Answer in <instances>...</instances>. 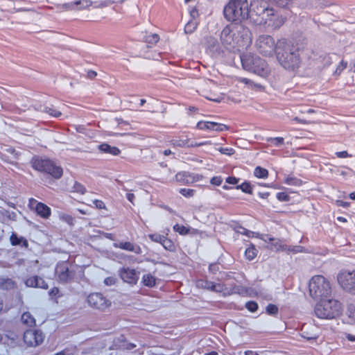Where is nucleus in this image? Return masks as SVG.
<instances>
[{
	"label": "nucleus",
	"instance_id": "6e6552de",
	"mask_svg": "<svg viewBox=\"0 0 355 355\" xmlns=\"http://www.w3.org/2000/svg\"><path fill=\"white\" fill-rule=\"evenodd\" d=\"M286 40H279L277 42L275 39L268 35H259L256 41V47L257 51L266 57L272 56L277 51L286 46Z\"/></svg>",
	"mask_w": 355,
	"mask_h": 355
},
{
	"label": "nucleus",
	"instance_id": "f704fd0d",
	"mask_svg": "<svg viewBox=\"0 0 355 355\" xmlns=\"http://www.w3.org/2000/svg\"><path fill=\"white\" fill-rule=\"evenodd\" d=\"M236 189H241L243 192L252 194V187L249 182H244L243 184L238 185L236 187Z\"/></svg>",
	"mask_w": 355,
	"mask_h": 355
},
{
	"label": "nucleus",
	"instance_id": "0e129e2a",
	"mask_svg": "<svg viewBox=\"0 0 355 355\" xmlns=\"http://www.w3.org/2000/svg\"><path fill=\"white\" fill-rule=\"evenodd\" d=\"M59 293V289L57 287L52 288L49 291V295L51 297H55Z\"/></svg>",
	"mask_w": 355,
	"mask_h": 355
},
{
	"label": "nucleus",
	"instance_id": "c9c22d12",
	"mask_svg": "<svg viewBox=\"0 0 355 355\" xmlns=\"http://www.w3.org/2000/svg\"><path fill=\"white\" fill-rule=\"evenodd\" d=\"M254 175L258 178H266L268 175V171L261 166H257L254 171Z\"/></svg>",
	"mask_w": 355,
	"mask_h": 355
},
{
	"label": "nucleus",
	"instance_id": "bf43d9fd",
	"mask_svg": "<svg viewBox=\"0 0 355 355\" xmlns=\"http://www.w3.org/2000/svg\"><path fill=\"white\" fill-rule=\"evenodd\" d=\"M336 155L339 158H346L352 157V155H349L347 151L336 152Z\"/></svg>",
	"mask_w": 355,
	"mask_h": 355
},
{
	"label": "nucleus",
	"instance_id": "603ef678",
	"mask_svg": "<svg viewBox=\"0 0 355 355\" xmlns=\"http://www.w3.org/2000/svg\"><path fill=\"white\" fill-rule=\"evenodd\" d=\"M211 184L215 186H220L223 182V179L220 176H215L211 179Z\"/></svg>",
	"mask_w": 355,
	"mask_h": 355
},
{
	"label": "nucleus",
	"instance_id": "052dcab7",
	"mask_svg": "<svg viewBox=\"0 0 355 355\" xmlns=\"http://www.w3.org/2000/svg\"><path fill=\"white\" fill-rule=\"evenodd\" d=\"M239 178H236V177H227L226 178V182L230 184H236L239 182Z\"/></svg>",
	"mask_w": 355,
	"mask_h": 355
},
{
	"label": "nucleus",
	"instance_id": "338daca9",
	"mask_svg": "<svg viewBox=\"0 0 355 355\" xmlns=\"http://www.w3.org/2000/svg\"><path fill=\"white\" fill-rule=\"evenodd\" d=\"M209 269L211 272L216 273L219 268L217 264H211L209 267Z\"/></svg>",
	"mask_w": 355,
	"mask_h": 355
},
{
	"label": "nucleus",
	"instance_id": "aec40b11",
	"mask_svg": "<svg viewBox=\"0 0 355 355\" xmlns=\"http://www.w3.org/2000/svg\"><path fill=\"white\" fill-rule=\"evenodd\" d=\"M206 44L207 47L214 52L220 53L223 51L221 43L218 42V40L213 36L207 37Z\"/></svg>",
	"mask_w": 355,
	"mask_h": 355
},
{
	"label": "nucleus",
	"instance_id": "b1692460",
	"mask_svg": "<svg viewBox=\"0 0 355 355\" xmlns=\"http://www.w3.org/2000/svg\"><path fill=\"white\" fill-rule=\"evenodd\" d=\"M142 40L148 44V46L150 47L155 45L159 40V37L156 33H145L142 37Z\"/></svg>",
	"mask_w": 355,
	"mask_h": 355
},
{
	"label": "nucleus",
	"instance_id": "49530a36",
	"mask_svg": "<svg viewBox=\"0 0 355 355\" xmlns=\"http://www.w3.org/2000/svg\"><path fill=\"white\" fill-rule=\"evenodd\" d=\"M148 237L155 242L159 243L162 244L164 238L165 237L163 235L159 234H151L148 235Z\"/></svg>",
	"mask_w": 355,
	"mask_h": 355
},
{
	"label": "nucleus",
	"instance_id": "2f4dec72",
	"mask_svg": "<svg viewBox=\"0 0 355 355\" xmlns=\"http://www.w3.org/2000/svg\"><path fill=\"white\" fill-rule=\"evenodd\" d=\"M266 141L270 145L280 147L284 144V139L283 137H267Z\"/></svg>",
	"mask_w": 355,
	"mask_h": 355
},
{
	"label": "nucleus",
	"instance_id": "c03bdc74",
	"mask_svg": "<svg viewBox=\"0 0 355 355\" xmlns=\"http://www.w3.org/2000/svg\"><path fill=\"white\" fill-rule=\"evenodd\" d=\"M266 311L268 315H275L278 313V307L275 304H270L266 306Z\"/></svg>",
	"mask_w": 355,
	"mask_h": 355
},
{
	"label": "nucleus",
	"instance_id": "864d4df0",
	"mask_svg": "<svg viewBox=\"0 0 355 355\" xmlns=\"http://www.w3.org/2000/svg\"><path fill=\"white\" fill-rule=\"evenodd\" d=\"M303 247L302 246H288L286 252H292L293 253H297L302 252Z\"/></svg>",
	"mask_w": 355,
	"mask_h": 355
},
{
	"label": "nucleus",
	"instance_id": "4468645a",
	"mask_svg": "<svg viewBox=\"0 0 355 355\" xmlns=\"http://www.w3.org/2000/svg\"><path fill=\"white\" fill-rule=\"evenodd\" d=\"M29 206L31 209H34L37 214L43 218L47 219L51 214V209L49 207L35 199L31 198L29 200Z\"/></svg>",
	"mask_w": 355,
	"mask_h": 355
},
{
	"label": "nucleus",
	"instance_id": "412c9836",
	"mask_svg": "<svg viewBox=\"0 0 355 355\" xmlns=\"http://www.w3.org/2000/svg\"><path fill=\"white\" fill-rule=\"evenodd\" d=\"M98 149L104 153H107L115 156L119 155L121 153V150L117 147L111 146L106 143H103L98 145Z\"/></svg>",
	"mask_w": 355,
	"mask_h": 355
},
{
	"label": "nucleus",
	"instance_id": "69168bd1",
	"mask_svg": "<svg viewBox=\"0 0 355 355\" xmlns=\"http://www.w3.org/2000/svg\"><path fill=\"white\" fill-rule=\"evenodd\" d=\"M337 205L343 208H347L350 206V202H346V201H343V200H338Z\"/></svg>",
	"mask_w": 355,
	"mask_h": 355
},
{
	"label": "nucleus",
	"instance_id": "39448f33",
	"mask_svg": "<svg viewBox=\"0 0 355 355\" xmlns=\"http://www.w3.org/2000/svg\"><path fill=\"white\" fill-rule=\"evenodd\" d=\"M243 68L250 72L261 77L267 76L270 73V68L266 62L259 56L245 53L241 55Z\"/></svg>",
	"mask_w": 355,
	"mask_h": 355
},
{
	"label": "nucleus",
	"instance_id": "680f3d73",
	"mask_svg": "<svg viewBox=\"0 0 355 355\" xmlns=\"http://www.w3.org/2000/svg\"><path fill=\"white\" fill-rule=\"evenodd\" d=\"M347 62L342 60L336 70V73H340L343 69L347 67Z\"/></svg>",
	"mask_w": 355,
	"mask_h": 355
},
{
	"label": "nucleus",
	"instance_id": "4be33fe9",
	"mask_svg": "<svg viewBox=\"0 0 355 355\" xmlns=\"http://www.w3.org/2000/svg\"><path fill=\"white\" fill-rule=\"evenodd\" d=\"M270 244L268 248L273 251H285L288 249V245L284 244L279 239L273 238V241H271Z\"/></svg>",
	"mask_w": 355,
	"mask_h": 355
},
{
	"label": "nucleus",
	"instance_id": "3c124183",
	"mask_svg": "<svg viewBox=\"0 0 355 355\" xmlns=\"http://www.w3.org/2000/svg\"><path fill=\"white\" fill-rule=\"evenodd\" d=\"M256 238H259L263 241L270 243L271 241H273L274 237L270 236L269 234H261L259 233L257 234Z\"/></svg>",
	"mask_w": 355,
	"mask_h": 355
},
{
	"label": "nucleus",
	"instance_id": "9d476101",
	"mask_svg": "<svg viewBox=\"0 0 355 355\" xmlns=\"http://www.w3.org/2000/svg\"><path fill=\"white\" fill-rule=\"evenodd\" d=\"M337 281L343 291L355 295V268L340 270L337 275Z\"/></svg>",
	"mask_w": 355,
	"mask_h": 355
},
{
	"label": "nucleus",
	"instance_id": "f3484780",
	"mask_svg": "<svg viewBox=\"0 0 355 355\" xmlns=\"http://www.w3.org/2000/svg\"><path fill=\"white\" fill-rule=\"evenodd\" d=\"M196 285L199 288H203L211 291L220 293L224 291V285L222 284H216L212 282L204 279L198 280Z\"/></svg>",
	"mask_w": 355,
	"mask_h": 355
},
{
	"label": "nucleus",
	"instance_id": "09e8293b",
	"mask_svg": "<svg viewBox=\"0 0 355 355\" xmlns=\"http://www.w3.org/2000/svg\"><path fill=\"white\" fill-rule=\"evenodd\" d=\"M195 191L191 189H181L180 190V193L182 196L189 198L194 195Z\"/></svg>",
	"mask_w": 355,
	"mask_h": 355
},
{
	"label": "nucleus",
	"instance_id": "c756f323",
	"mask_svg": "<svg viewBox=\"0 0 355 355\" xmlns=\"http://www.w3.org/2000/svg\"><path fill=\"white\" fill-rule=\"evenodd\" d=\"M257 254L258 250L253 244H250V245L245 251V256L249 261L253 260L257 257Z\"/></svg>",
	"mask_w": 355,
	"mask_h": 355
},
{
	"label": "nucleus",
	"instance_id": "a878e982",
	"mask_svg": "<svg viewBox=\"0 0 355 355\" xmlns=\"http://www.w3.org/2000/svg\"><path fill=\"white\" fill-rule=\"evenodd\" d=\"M21 320L24 324L28 327H32L35 325V319L30 312H24L21 315Z\"/></svg>",
	"mask_w": 355,
	"mask_h": 355
},
{
	"label": "nucleus",
	"instance_id": "f257e3e1",
	"mask_svg": "<svg viewBox=\"0 0 355 355\" xmlns=\"http://www.w3.org/2000/svg\"><path fill=\"white\" fill-rule=\"evenodd\" d=\"M250 31L240 23H231L223 28L220 35L221 45L228 51L243 47L250 40Z\"/></svg>",
	"mask_w": 355,
	"mask_h": 355
},
{
	"label": "nucleus",
	"instance_id": "0eeeda50",
	"mask_svg": "<svg viewBox=\"0 0 355 355\" xmlns=\"http://www.w3.org/2000/svg\"><path fill=\"white\" fill-rule=\"evenodd\" d=\"M31 166L35 171L51 175L59 180L63 175L62 168L50 159L35 156L31 161Z\"/></svg>",
	"mask_w": 355,
	"mask_h": 355
},
{
	"label": "nucleus",
	"instance_id": "c85d7f7f",
	"mask_svg": "<svg viewBox=\"0 0 355 355\" xmlns=\"http://www.w3.org/2000/svg\"><path fill=\"white\" fill-rule=\"evenodd\" d=\"M142 282L144 286L152 288L156 284V278L151 274L144 275L142 277Z\"/></svg>",
	"mask_w": 355,
	"mask_h": 355
},
{
	"label": "nucleus",
	"instance_id": "5701e85b",
	"mask_svg": "<svg viewBox=\"0 0 355 355\" xmlns=\"http://www.w3.org/2000/svg\"><path fill=\"white\" fill-rule=\"evenodd\" d=\"M10 241L12 245H21L24 248L28 246L27 240L22 236L19 237L15 232L12 233Z\"/></svg>",
	"mask_w": 355,
	"mask_h": 355
},
{
	"label": "nucleus",
	"instance_id": "4c0bfd02",
	"mask_svg": "<svg viewBox=\"0 0 355 355\" xmlns=\"http://www.w3.org/2000/svg\"><path fill=\"white\" fill-rule=\"evenodd\" d=\"M162 245L164 249L168 251L172 252L175 250V247L173 242L171 240L167 239L166 236L164 238Z\"/></svg>",
	"mask_w": 355,
	"mask_h": 355
},
{
	"label": "nucleus",
	"instance_id": "72a5a7b5",
	"mask_svg": "<svg viewBox=\"0 0 355 355\" xmlns=\"http://www.w3.org/2000/svg\"><path fill=\"white\" fill-rule=\"evenodd\" d=\"M236 232H238L241 234H243V235H245L246 236H248L249 238L256 237L257 234H259V232H255L248 230L242 226L237 227L236 229Z\"/></svg>",
	"mask_w": 355,
	"mask_h": 355
},
{
	"label": "nucleus",
	"instance_id": "cd10ccee",
	"mask_svg": "<svg viewBox=\"0 0 355 355\" xmlns=\"http://www.w3.org/2000/svg\"><path fill=\"white\" fill-rule=\"evenodd\" d=\"M189 139L188 138H183V137H175L171 139V144L175 147H188L189 145Z\"/></svg>",
	"mask_w": 355,
	"mask_h": 355
},
{
	"label": "nucleus",
	"instance_id": "4d7b16f0",
	"mask_svg": "<svg viewBox=\"0 0 355 355\" xmlns=\"http://www.w3.org/2000/svg\"><path fill=\"white\" fill-rule=\"evenodd\" d=\"M207 121H199L196 127L199 130H208Z\"/></svg>",
	"mask_w": 355,
	"mask_h": 355
},
{
	"label": "nucleus",
	"instance_id": "2eb2a0df",
	"mask_svg": "<svg viewBox=\"0 0 355 355\" xmlns=\"http://www.w3.org/2000/svg\"><path fill=\"white\" fill-rule=\"evenodd\" d=\"M202 176L197 173L187 171L179 172L175 175L177 182L184 184H190L201 180Z\"/></svg>",
	"mask_w": 355,
	"mask_h": 355
},
{
	"label": "nucleus",
	"instance_id": "6e6d98bb",
	"mask_svg": "<svg viewBox=\"0 0 355 355\" xmlns=\"http://www.w3.org/2000/svg\"><path fill=\"white\" fill-rule=\"evenodd\" d=\"M219 151L222 153V154H225V155H232L234 153V150L233 148H220L219 149Z\"/></svg>",
	"mask_w": 355,
	"mask_h": 355
},
{
	"label": "nucleus",
	"instance_id": "37998d69",
	"mask_svg": "<svg viewBox=\"0 0 355 355\" xmlns=\"http://www.w3.org/2000/svg\"><path fill=\"white\" fill-rule=\"evenodd\" d=\"M73 192L84 194L86 192V188L80 183L76 182L72 187Z\"/></svg>",
	"mask_w": 355,
	"mask_h": 355
},
{
	"label": "nucleus",
	"instance_id": "20e7f679",
	"mask_svg": "<svg viewBox=\"0 0 355 355\" xmlns=\"http://www.w3.org/2000/svg\"><path fill=\"white\" fill-rule=\"evenodd\" d=\"M309 293L315 300L327 299L331 297V287L328 279L322 275H315L309 283Z\"/></svg>",
	"mask_w": 355,
	"mask_h": 355
},
{
	"label": "nucleus",
	"instance_id": "1a4fd4ad",
	"mask_svg": "<svg viewBox=\"0 0 355 355\" xmlns=\"http://www.w3.org/2000/svg\"><path fill=\"white\" fill-rule=\"evenodd\" d=\"M285 46L277 51V58L284 68L293 70L300 64L298 50L290 46L286 41Z\"/></svg>",
	"mask_w": 355,
	"mask_h": 355
},
{
	"label": "nucleus",
	"instance_id": "9b49d317",
	"mask_svg": "<svg viewBox=\"0 0 355 355\" xmlns=\"http://www.w3.org/2000/svg\"><path fill=\"white\" fill-rule=\"evenodd\" d=\"M89 305L96 309L104 311L111 305L110 300L101 293H91L87 297Z\"/></svg>",
	"mask_w": 355,
	"mask_h": 355
},
{
	"label": "nucleus",
	"instance_id": "ea45409f",
	"mask_svg": "<svg viewBox=\"0 0 355 355\" xmlns=\"http://www.w3.org/2000/svg\"><path fill=\"white\" fill-rule=\"evenodd\" d=\"M73 5L78 6V9H85L92 6V1L89 0H78L74 1Z\"/></svg>",
	"mask_w": 355,
	"mask_h": 355
},
{
	"label": "nucleus",
	"instance_id": "a211bd4d",
	"mask_svg": "<svg viewBox=\"0 0 355 355\" xmlns=\"http://www.w3.org/2000/svg\"><path fill=\"white\" fill-rule=\"evenodd\" d=\"M113 246L115 248H120L123 250L128 252H132L137 254H140L142 252L141 248L139 245L135 244L129 241H121L118 243H114Z\"/></svg>",
	"mask_w": 355,
	"mask_h": 355
},
{
	"label": "nucleus",
	"instance_id": "dca6fc26",
	"mask_svg": "<svg viewBox=\"0 0 355 355\" xmlns=\"http://www.w3.org/2000/svg\"><path fill=\"white\" fill-rule=\"evenodd\" d=\"M119 275L123 282L130 284H136L139 279V273L130 268H121L119 270Z\"/></svg>",
	"mask_w": 355,
	"mask_h": 355
},
{
	"label": "nucleus",
	"instance_id": "7ed1b4c3",
	"mask_svg": "<svg viewBox=\"0 0 355 355\" xmlns=\"http://www.w3.org/2000/svg\"><path fill=\"white\" fill-rule=\"evenodd\" d=\"M224 16L228 21H241L250 15L247 0H230L224 8Z\"/></svg>",
	"mask_w": 355,
	"mask_h": 355
},
{
	"label": "nucleus",
	"instance_id": "e433bc0d",
	"mask_svg": "<svg viewBox=\"0 0 355 355\" xmlns=\"http://www.w3.org/2000/svg\"><path fill=\"white\" fill-rule=\"evenodd\" d=\"M43 112L55 118H58L62 115V113L53 107L45 106L43 109Z\"/></svg>",
	"mask_w": 355,
	"mask_h": 355
},
{
	"label": "nucleus",
	"instance_id": "5fc2aeb1",
	"mask_svg": "<svg viewBox=\"0 0 355 355\" xmlns=\"http://www.w3.org/2000/svg\"><path fill=\"white\" fill-rule=\"evenodd\" d=\"M93 204L95 205V207L97 209H106L105 203L101 200H94L93 201Z\"/></svg>",
	"mask_w": 355,
	"mask_h": 355
},
{
	"label": "nucleus",
	"instance_id": "774afa93",
	"mask_svg": "<svg viewBox=\"0 0 355 355\" xmlns=\"http://www.w3.org/2000/svg\"><path fill=\"white\" fill-rule=\"evenodd\" d=\"M97 76V73L94 71L89 70L87 71V77L90 79L94 78Z\"/></svg>",
	"mask_w": 355,
	"mask_h": 355
},
{
	"label": "nucleus",
	"instance_id": "473e14b6",
	"mask_svg": "<svg viewBox=\"0 0 355 355\" xmlns=\"http://www.w3.org/2000/svg\"><path fill=\"white\" fill-rule=\"evenodd\" d=\"M198 26V23L196 19L189 20L184 26V32L187 34H191L194 32Z\"/></svg>",
	"mask_w": 355,
	"mask_h": 355
},
{
	"label": "nucleus",
	"instance_id": "e2e57ef3",
	"mask_svg": "<svg viewBox=\"0 0 355 355\" xmlns=\"http://www.w3.org/2000/svg\"><path fill=\"white\" fill-rule=\"evenodd\" d=\"M122 347L127 350H131L136 347V345L131 343H127L123 344Z\"/></svg>",
	"mask_w": 355,
	"mask_h": 355
},
{
	"label": "nucleus",
	"instance_id": "7c9ffc66",
	"mask_svg": "<svg viewBox=\"0 0 355 355\" xmlns=\"http://www.w3.org/2000/svg\"><path fill=\"white\" fill-rule=\"evenodd\" d=\"M284 183L291 186L300 187L302 184V180L296 177L288 175L285 178Z\"/></svg>",
	"mask_w": 355,
	"mask_h": 355
},
{
	"label": "nucleus",
	"instance_id": "bb28decb",
	"mask_svg": "<svg viewBox=\"0 0 355 355\" xmlns=\"http://www.w3.org/2000/svg\"><path fill=\"white\" fill-rule=\"evenodd\" d=\"M208 130L223 132L228 130V127L223 123L207 121Z\"/></svg>",
	"mask_w": 355,
	"mask_h": 355
},
{
	"label": "nucleus",
	"instance_id": "de8ad7c7",
	"mask_svg": "<svg viewBox=\"0 0 355 355\" xmlns=\"http://www.w3.org/2000/svg\"><path fill=\"white\" fill-rule=\"evenodd\" d=\"M276 198L281 202H288L290 200V196L285 192L277 193Z\"/></svg>",
	"mask_w": 355,
	"mask_h": 355
},
{
	"label": "nucleus",
	"instance_id": "393cba45",
	"mask_svg": "<svg viewBox=\"0 0 355 355\" xmlns=\"http://www.w3.org/2000/svg\"><path fill=\"white\" fill-rule=\"evenodd\" d=\"M16 284L10 278L0 277V288L3 290H10L15 288Z\"/></svg>",
	"mask_w": 355,
	"mask_h": 355
},
{
	"label": "nucleus",
	"instance_id": "a18cd8bd",
	"mask_svg": "<svg viewBox=\"0 0 355 355\" xmlns=\"http://www.w3.org/2000/svg\"><path fill=\"white\" fill-rule=\"evenodd\" d=\"M245 307L249 311L254 313L258 309V304L254 301H249L245 304Z\"/></svg>",
	"mask_w": 355,
	"mask_h": 355
},
{
	"label": "nucleus",
	"instance_id": "a19ab883",
	"mask_svg": "<svg viewBox=\"0 0 355 355\" xmlns=\"http://www.w3.org/2000/svg\"><path fill=\"white\" fill-rule=\"evenodd\" d=\"M240 82L243 83L244 84L248 85L249 87H251V88H254L258 90H261L262 89V86L261 85L254 83L251 80L245 78H241Z\"/></svg>",
	"mask_w": 355,
	"mask_h": 355
},
{
	"label": "nucleus",
	"instance_id": "13d9d810",
	"mask_svg": "<svg viewBox=\"0 0 355 355\" xmlns=\"http://www.w3.org/2000/svg\"><path fill=\"white\" fill-rule=\"evenodd\" d=\"M104 283L107 286H112L116 283V279L112 277H108L105 279Z\"/></svg>",
	"mask_w": 355,
	"mask_h": 355
},
{
	"label": "nucleus",
	"instance_id": "423d86ee",
	"mask_svg": "<svg viewBox=\"0 0 355 355\" xmlns=\"http://www.w3.org/2000/svg\"><path fill=\"white\" fill-rule=\"evenodd\" d=\"M314 312L320 319H333L341 313V304L334 299H323L315 305Z\"/></svg>",
	"mask_w": 355,
	"mask_h": 355
},
{
	"label": "nucleus",
	"instance_id": "f8f14e48",
	"mask_svg": "<svg viewBox=\"0 0 355 355\" xmlns=\"http://www.w3.org/2000/svg\"><path fill=\"white\" fill-rule=\"evenodd\" d=\"M55 275L59 282L61 283H67L71 282L73 277L74 272L69 270V263L65 261L58 263L55 268Z\"/></svg>",
	"mask_w": 355,
	"mask_h": 355
},
{
	"label": "nucleus",
	"instance_id": "6ab92c4d",
	"mask_svg": "<svg viewBox=\"0 0 355 355\" xmlns=\"http://www.w3.org/2000/svg\"><path fill=\"white\" fill-rule=\"evenodd\" d=\"M24 283L27 287H36L43 289L48 288V284L46 282L40 277L35 275L27 278Z\"/></svg>",
	"mask_w": 355,
	"mask_h": 355
},
{
	"label": "nucleus",
	"instance_id": "f03ea898",
	"mask_svg": "<svg viewBox=\"0 0 355 355\" xmlns=\"http://www.w3.org/2000/svg\"><path fill=\"white\" fill-rule=\"evenodd\" d=\"M250 15L252 17L254 15L258 17L254 21L260 25H268V26H275L273 18H275V10L270 8L265 0H253L251 1L249 7Z\"/></svg>",
	"mask_w": 355,
	"mask_h": 355
},
{
	"label": "nucleus",
	"instance_id": "58836bf2",
	"mask_svg": "<svg viewBox=\"0 0 355 355\" xmlns=\"http://www.w3.org/2000/svg\"><path fill=\"white\" fill-rule=\"evenodd\" d=\"M173 230L178 232L180 235H187L189 233V227L179 224H175L173 226Z\"/></svg>",
	"mask_w": 355,
	"mask_h": 355
},
{
	"label": "nucleus",
	"instance_id": "79ce46f5",
	"mask_svg": "<svg viewBox=\"0 0 355 355\" xmlns=\"http://www.w3.org/2000/svg\"><path fill=\"white\" fill-rule=\"evenodd\" d=\"M60 219L63 221V222H65L66 223L69 224V225H73L74 224V218L69 215V214H61L60 215Z\"/></svg>",
	"mask_w": 355,
	"mask_h": 355
},
{
	"label": "nucleus",
	"instance_id": "8fccbe9b",
	"mask_svg": "<svg viewBox=\"0 0 355 355\" xmlns=\"http://www.w3.org/2000/svg\"><path fill=\"white\" fill-rule=\"evenodd\" d=\"M348 316L355 321V304H349L347 308Z\"/></svg>",
	"mask_w": 355,
	"mask_h": 355
},
{
	"label": "nucleus",
	"instance_id": "ddd939ff",
	"mask_svg": "<svg viewBox=\"0 0 355 355\" xmlns=\"http://www.w3.org/2000/svg\"><path fill=\"white\" fill-rule=\"evenodd\" d=\"M44 340V335L40 330L28 329L24 334V341L30 347H35L40 345Z\"/></svg>",
	"mask_w": 355,
	"mask_h": 355
}]
</instances>
